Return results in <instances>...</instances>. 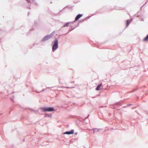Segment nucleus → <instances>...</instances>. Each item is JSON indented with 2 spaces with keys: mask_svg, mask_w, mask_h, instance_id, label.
<instances>
[{
  "mask_svg": "<svg viewBox=\"0 0 148 148\" xmlns=\"http://www.w3.org/2000/svg\"><path fill=\"white\" fill-rule=\"evenodd\" d=\"M54 42V43L52 47V50L53 51L58 48V40H56Z\"/></svg>",
  "mask_w": 148,
  "mask_h": 148,
  "instance_id": "f257e3e1",
  "label": "nucleus"
},
{
  "mask_svg": "<svg viewBox=\"0 0 148 148\" xmlns=\"http://www.w3.org/2000/svg\"><path fill=\"white\" fill-rule=\"evenodd\" d=\"M42 109L45 111L52 112L54 111L53 108H42Z\"/></svg>",
  "mask_w": 148,
  "mask_h": 148,
  "instance_id": "f03ea898",
  "label": "nucleus"
},
{
  "mask_svg": "<svg viewBox=\"0 0 148 148\" xmlns=\"http://www.w3.org/2000/svg\"><path fill=\"white\" fill-rule=\"evenodd\" d=\"M53 35H47L46 36H45L42 39V41H45L47 40H48L49 39H50V38H51L52 36Z\"/></svg>",
  "mask_w": 148,
  "mask_h": 148,
  "instance_id": "7ed1b4c3",
  "label": "nucleus"
},
{
  "mask_svg": "<svg viewBox=\"0 0 148 148\" xmlns=\"http://www.w3.org/2000/svg\"><path fill=\"white\" fill-rule=\"evenodd\" d=\"M74 133V130H72L70 131L69 132H66L64 133V134H72Z\"/></svg>",
  "mask_w": 148,
  "mask_h": 148,
  "instance_id": "20e7f679",
  "label": "nucleus"
},
{
  "mask_svg": "<svg viewBox=\"0 0 148 148\" xmlns=\"http://www.w3.org/2000/svg\"><path fill=\"white\" fill-rule=\"evenodd\" d=\"M83 15L82 14H79L77 16L75 17V21H77Z\"/></svg>",
  "mask_w": 148,
  "mask_h": 148,
  "instance_id": "39448f33",
  "label": "nucleus"
},
{
  "mask_svg": "<svg viewBox=\"0 0 148 148\" xmlns=\"http://www.w3.org/2000/svg\"><path fill=\"white\" fill-rule=\"evenodd\" d=\"M102 85V84H100L99 85H98L97 87L96 88V90H99L101 89L100 88Z\"/></svg>",
  "mask_w": 148,
  "mask_h": 148,
  "instance_id": "423d86ee",
  "label": "nucleus"
},
{
  "mask_svg": "<svg viewBox=\"0 0 148 148\" xmlns=\"http://www.w3.org/2000/svg\"><path fill=\"white\" fill-rule=\"evenodd\" d=\"M148 40V34L143 39L144 41H146Z\"/></svg>",
  "mask_w": 148,
  "mask_h": 148,
  "instance_id": "0eeeda50",
  "label": "nucleus"
},
{
  "mask_svg": "<svg viewBox=\"0 0 148 148\" xmlns=\"http://www.w3.org/2000/svg\"><path fill=\"white\" fill-rule=\"evenodd\" d=\"M130 22H131V21H129V20H127V23H126L127 26L129 25V23H130Z\"/></svg>",
  "mask_w": 148,
  "mask_h": 148,
  "instance_id": "6e6552de",
  "label": "nucleus"
},
{
  "mask_svg": "<svg viewBox=\"0 0 148 148\" xmlns=\"http://www.w3.org/2000/svg\"><path fill=\"white\" fill-rule=\"evenodd\" d=\"M69 25V23H66V24H65L64 26H63L64 27H67Z\"/></svg>",
  "mask_w": 148,
  "mask_h": 148,
  "instance_id": "1a4fd4ad",
  "label": "nucleus"
}]
</instances>
